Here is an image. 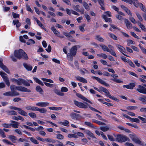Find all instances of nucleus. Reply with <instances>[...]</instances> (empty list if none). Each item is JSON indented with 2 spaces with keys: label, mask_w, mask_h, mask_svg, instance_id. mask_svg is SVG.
I'll list each match as a JSON object with an SVG mask.
<instances>
[{
  "label": "nucleus",
  "mask_w": 146,
  "mask_h": 146,
  "mask_svg": "<svg viewBox=\"0 0 146 146\" xmlns=\"http://www.w3.org/2000/svg\"><path fill=\"white\" fill-rule=\"evenodd\" d=\"M115 17L117 19L120 20H122L123 19L124 20V19L122 16L119 15H116Z\"/></svg>",
  "instance_id": "nucleus-62"
},
{
  "label": "nucleus",
  "mask_w": 146,
  "mask_h": 146,
  "mask_svg": "<svg viewBox=\"0 0 146 146\" xmlns=\"http://www.w3.org/2000/svg\"><path fill=\"white\" fill-rule=\"evenodd\" d=\"M23 65L24 67L28 70H31L32 68V66L30 65H28L26 63H24Z\"/></svg>",
  "instance_id": "nucleus-28"
},
{
  "label": "nucleus",
  "mask_w": 146,
  "mask_h": 146,
  "mask_svg": "<svg viewBox=\"0 0 146 146\" xmlns=\"http://www.w3.org/2000/svg\"><path fill=\"white\" fill-rule=\"evenodd\" d=\"M116 139L118 142H124L127 141H129L130 140L129 139L127 136L121 135H117Z\"/></svg>",
  "instance_id": "nucleus-6"
},
{
  "label": "nucleus",
  "mask_w": 146,
  "mask_h": 146,
  "mask_svg": "<svg viewBox=\"0 0 146 146\" xmlns=\"http://www.w3.org/2000/svg\"><path fill=\"white\" fill-rule=\"evenodd\" d=\"M97 55L99 57H102V58L106 59L107 57V55L105 54L104 53H101L100 54H97Z\"/></svg>",
  "instance_id": "nucleus-42"
},
{
  "label": "nucleus",
  "mask_w": 146,
  "mask_h": 146,
  "mask_svg": "<svg viewBox=\"0 0 146 146\" xmlns=\"http://www.w3.org/2000/svg\"><path fill=\"white\" fill-rule=\"evenodd\" d=\"M68 137L69 138H77V135L74 134H69L68 135Z\"/></svg>",
  "instance_id": "nucleus-56"
},
{
  "label": "nucleus",
  "mask_w": 146,
  "mask_h": 146,
  "mask_svg": "<svg viewBox=\"0 0 146 146\" xmlns=\"http://www.w3.org/2000/svg\"><path fill=\"white\" fill-rule=\"evenodd\" d=\"M0 67L3 70L7 73L8 74H10V72L6 66L3 65L2 62L0 65Z\"/></svg>",
  "instance_id": "nucleus-21"
},
{
  "label": "nucleus",
  "mask_w": 146,
  "mask_h": 146,
  "mask_svg": "<svg viewBox=\"0 0 146 146\" xmlns=\"http://www.w3.org/2000/svg\"><path fill=\"white\" fill-rule=\"evenodd\" d=\"M56 138L59 139H62L64 138V137L61 134H58L57 135Z\"/></svg>",
  "instance_id": "nucleus-59"
},
{
  "label": "nucleus",
  "mask_w": 146,
  "mask_h": 146,
  "mask_svg": "<svg viewBox=\"0 0 146 146\" xmlns=\"http://www.w3.org/2000/svg\"><path fill=\"white\" fill-rule=\"evenodd\" d=\"M35 20L37 22V24L38 25L41 27L42 28H44V26L37 19H35Z\"/></svg>",
  "instance_id": "nucleus-46"
},
{
  "label": "nucleus",
  "mask_w": 146,
  "mask_h": 146,
  "mask_svg": "<svg viewBox=\"0 0 146 146\" xmlns=\"http://www.w3.org/2000/svg\"><path fill=\"white\" fill-rule=\"evenodd\" d=\"M76 95L78 98L81 99L83 100L90 103L91 104H92V102L81 94L78 93L76 94Z\"/></svg>",
  "instance_id": "nucleus-13"
},
{
  "label": "nucleus",
  "mask_w": 146,
  "mask_h": 146,
  "mask_svg": "<svg viewBox=\"0 0 146 146\" xmlns=\"http://www.w3.org/2000/svg\"><path fill=\"white\" fill-rule=\"evenodd\" d=\"M75 78L77 80L84 83L87 82V80L85 78L83 77L78 76L76 77Z\"/></svg>",
  "instance_id": "nucleus-20"
},
{
  "label": "nucleus",
  "mask_w": 146,
  "mask_h": 146,
  "mask_svg": "<svg viewBox=\"0 0 146 146\" xmlns=\"http://www.w3.org/2000/svg\"><path fill=\"white\" fill-rule=\"evenodd\" d=\"M79 45H75L72 46L70 50V53L67 54L68 60L72 61L73 60V56H75L76 54L78 48H80Z\"/></svg>",
  "instance_id": "nucleus-1"
},
{
  "label": "nucleus",
  "mask_w": 146,
  "mask_h": 146,
  "mask_svg": "<svg viewBox=\"0 0 146 146\" xmlns=\"http://www.w3.org/2000/svg\"><path fill=\"white\" fill-rule=\"evenodd\" d=\"M30 140L32 142L34 143L38 144L39 143L35 139H34L33 137H31L30 139Z\"/></svg>",
  "instance_id": "nucleus-58"
},
{
  "label": "nucleus",
  "mask_w": 146,
  "mask_h": 146,
  "mask_svg": "<svg viewBox=\"0 0 146 146\" xmlns=\"http://www.w3.org/2000/svg\"><path fill=\"white\" fill-rule=\"evenodd\" d=\"M129 137L135 143L138 144H141V141L135 135L130 134Z\"/></svg>",
  "instance_id": "nucleus-8"
},
{
  "label": "nucleus",
  "mask_w": 146,
  "mask_h": 146,
  "mask_svg": "<svg viewBox=\"0 0 146 146\" xmlns=\"http://www.w3.org/2000/svg\"><path fill=\"white\" fill-rule=\"evenodd\" d=\"M10 88L11 90L13 92V91H16L15 90H16L23 92H31V91L30 90L25 87L22 86H16L15 85L13 84L11 85V86Z\"/></svg>",
  "instance_id": "nucleus-3"
},
{
  "label": "nucleus",
  "mask_w": 146,
  "mask_h": 146,
  "mask_svg": "<svg viewBox=\"0 0 146 146\" xmlns=\"http://www.w3.org/2000/svg\"><path fill=\"white\" fill-rule=\"evenodd\" d=\"M37 111H39L40 113H44L46 112L47 110L45 108H42L41 109H39L37 107Z\"/></svg>",
  "instance_id": "nucleus-33"
},
{
  "label": "nucleus",
  "mask_w": 146,
  "mask_h": 146,
  "mask_svg": "<svg viewBox=\"0 0 146 146\" xmlns=\"http://www.w3.org/2000/svg\"><path fill=\"white\" fill-rule=\"evenodd\" d=\"M100 129L104 132H106L109 130V128L107 126L101 127Z\"/></svg>",
  "instance_id": "nucleus-37"
},
{
  "label": "nucleus",
  "mask_w": 146,
  "mask_h": 146,
  "mask_svg": "<svg viewBox=\"0 0 146 146\" xmlns=\"http://www.w3.org/2000/svg\"><path fill=\"white\" fill-rule=\"evenodd\" d=\"M14 55L15 57L19 59L22 58L26 60L28 59L27 54L21 49H20L18 50H15L14 52Z\"/></svg>",
  "instance_id": "nucleus-2"
},
{
  "label": "nucleus",
  "mask_w": 146,
  "mask_h": 146,
  "mask_svg": "<svg viewBox=\"0 0 146 146\" xmlns=\"http://www.w3.org/2000/svg\"><path fill=\"white\" fill-rule=\"evenodd\" d=\"M135 86V83H130L129 85H124L123 87H125L128 89H132Z\"/></svg>",
  "instance_id": "nucleus-18"
},
{
  "label": "nucleus",
  "mask_w": 146,
  "mask_h": 146,
  "mask_svg": "<svg viewBox=\"0 0 146 146\" xmlns=\"http://www.w3.org/2000/svg\"><path fill=\"white\" fill-rule=\"evenodd\" d=\"M102 18L104 19L106 22H109L110 23H112V20L111 18H107L106 15H103L102 16Z\"/></svg>",
  "instance_id": "nucleus-26"
},
{
  "label": "nucleus",
  "mask_w": 146,
  "mask_h": 146,
  "mask_svg": "<svg viewBox=\"0 0 146 146\" xmlns=\"http://www.w3.org/2000/svg\"><path fill=\"white\" fill-rule=\"evenodd\" d=\"M34 80L37 83L40 85L41 86H44V84L38 78L34 77L33 78Z\"/></svg>",
  "instance_id": "nucleus-30"
},
{
  "label": "nucleus",
  "mask_w": 146,
  "mask_h": 146,
  "mask_svg": "<svg viewBox=\"0 0 146 146\" xmlns=\"http://www.w3.org/2000/svg\"><path fill=\"white\" fill-rule=\"evenodd\" d=\"M12 15L13 17L15 19L19 18V14L16 13L14 12H12Z\"/></svg>",
  "instance_id": "nucleus-51"
},
{
  "label": "nucleus",
  "mask_w": 146,
  "mask_h": 146,
  "mask_svg": "<svg viewBox=\"0 0 146 146\" xmlns=\"http://www.w3.org/2000/svg\"><path fill=\"white\" fill-rule=\"evenodd\" d=\"M124 22L126 24L127 28L128 29H131L132 28V24L127 19H124Z\"/></svg>",
  "instance_id": "nucleus-14"
},
{
  "label": "nucleus",
  "mask_w": 146,
  "mask_h": 146,
  "mask_svg": "<svg viewBox=\"0 0 146 146\" xmlns=\"http://www.w3.org/2000/svg\"><path fill=\"white\" fill-rule=\"evenodd\" d=\"M0 75L3 78L4 81L8 86L10 85V83L8 78L7 77V75L5 73L0 72Z\"/></svg>",
  "instance_id": "nucleus-7"
},
{
  "label": "nucleus",
  "mask_w": 146,
  "mask_h": 146,
  "mask_svg": "<svg viewBox=\"0 0 146 146\" xmlns=\"http://www.w3.org/2000/svg\"><path fill=\"white\" fill-rule=\"evenodd\" d=\"M25 109L28 110L36 111L37 107L27 106L25 107Z\"/></svg>",
  "instance_id": "nucleus-24"
},
{
  "label": "nucleus",
  "mask_w": 146,
  "mask_h": 146,
  "mask_svg": "<svg viewBox=\"0 0 146 146\" xmlns=\"http://www.w3.org/2000/svg\"><path fill=\"white\" fill-rule=\"evenodd\" d=\"M36 90L37 92H39L40 94H42L43 90L40 86H37L36 87Z\"/></svg>",
  "instance_id": "nucleus-31"
},
{
  "label": "nucleus",
  "mask_w": 146,
  "mask_h": 146,
  "mask_svg": "<svg viewBox=\"0 0 146 146\" xmlns=\"http://www.w3.org/2000/svg\"><path fill=\"white\" fill-rule=\"evenodd\" d=\"M70 116L74 119L77 120L80 116V115L72 112L70 114Z\"/></svg>",
  "instance_id": "nucleus-15"
},
{
  "label": "nucleus",
  "mask_w": 146,
  "mask_h": 146,
  "mask_svg": "<svg viewBox=\"0 0 146 146\" xmlns=\"http://www.w3.org/2000/svg\"><path fill=\"white\" fill-rule=\"evenodd\" d=\"M108 35L110 37L113 39L116 40H117V37L115 35L113 34L112 33H108Z\"/></svg>",
  "instance_id": "nucleus-34"
},
{
  "label": "nucleus",
  "mask_w": 146,
  "mask_h": 146,
  "mask_svg": "<svg viewBox=\"0 0 146 146\" xmlns=\"http://www.w3.org/2000/svg\"><path fill=\"white\" fill-rule=\"evenodd\" d=\"M3 126L5 128H10L11 127V125L10 124L7 123H4L2 124Z\"/></svg>",
  "instance_id": "nucleus-64"
},
{
  "label": "nucleus",
  "mask_w": 146,
  "mask_h": 146,
  "mask_svg": "<svg viewBox=\"0 0 146 146\" xmlns=\"http://www.w3.org/2000/svg\"><path fill=\"white\" fill-rule=\"evenodd\" d=\"M108 137L109 140L110 141H113L115 140V139L113 136L111 135H108Z\"/></svg>",
  "instance_id": "nucleus-60"
},
{
  "label": "nucleus",
  "mask_w": 146,
  "mask_h": 146,
  "mask_svg": "<svg viewBox=\"0 0 146 146\" xmlns=\"http://www.w3.org/2000/svg\"><path fill=\"white\" fill-rule=\"evenodd\" d=\"M49 103L46 102H38L36 104L37 106H40L42 107H44L47 106H48Z\"/></svg>",
  "instance_id": "nucleus-17"
},
{
  "label": "nucleus",
  "mask_w": 146,
  "mask_h": 146,
  "mask_svg": "<svg viewBox=\"0 0 146 146\" xmlns=\"http://www.w3.org/2000/svg\"><path fill=\"white\" fill-rule=\"evenodd\" d=\"M92 78L93 79H95L99 83L104 85L105 86L107 87H109V85L106 82L104 81H103L101 79L99 78L96 76H92Z\"/></svg>",
  "instance_id": "nucleus-11"
},
{
  "label": "nucleus",
  "mask_w": 146,
  "mask_h": 146,
  "mask_svg": "<svg viewBox=\"0 0 146 146\" xmlns=\"http://www.w3.org/2000/svg\"><path fill=\"white\" fill-rule=\"evenodd\" d=\"M11 80L13 82H15L19 86H21L22 84L26 86H30V84L28 82H27L25 80L23 79L19 78L18 79H16L13 78L11 79Z\"/></svg>",
  "instance_id": "nucleus-4"
},
{
  "label": "nucleus",
  "mask_w": 146,
  "mask_h": 146,
  "mask_svg": "<svg viewBox=\"0 0 146 146\" xmlns=\"http://www.w3.org/2000/svg\"><path fill=\"white\" fill-rule=\"evenodd\" d=\"M0 134L2 137L4 138L6 137L5 133L3 130L0 128Z\"/></svg>",
  "instance_id": "nucleus-54"
},
{
  "label": "nucleus",
  "mask_w": 146,
  "mask_h": 146,
  "mask_svg": "<svg viewBox=\"0 0 146 146\" xmlns=\"http://www.w3.org/2000/svg\"><path fill=\"white\" fill-rule=\"evenodd\" d=\"M7 113L9 115H17V113L14 111H7Z\"/></svg>",
  "instance_id": "nucleus-39"
},
{
  "label": "nucleus",
  "mask_w": 146,
  "mask_h": 146,
  "mask_svg": "<svg viewBox=\"0 0 146 146\" xmlns=\"http://www.w3.org/2000/svg\"><path fill=\"white\" fill-rule=\"evenodd\" d=\"M99 88L100 89L99 91H99V92H101V91H103L104 92H105L106 90H107V89L106 88L102 87V86L100 87Z\"/></svg>",
  "instance_id": "nucleus-63"
},
{
  "label": "nucleus",
  "mask_w": 146,
  "mask_h": 146,
  "mask_svg": "<svg viewBox=\"0 0 146 146\" xmlns=\"http://www.w3.org/2000/svg\"><path fill=\"white\" fill-rule=\"evenodd\" d=\"M3 95L7 96H19V94L17 91H13V92L10 91L4 93Z\"/></svg>",
  "instance_id": "nucleus-10"
},
{
  "label": "nucleus",
  "mask_w": 146,
  "mask_h": 146,
  "mask_svg": "<svg viewBox=\"0 0 146 146\" xmlns=\"http://www.w3.org/2000/svg\"><path fill=\"white\" fill-rule=\"evenodd\" d=\"M100 47L103 50L106 51L108 52L110 51V50L105 45H100Z\"/></svg>",
  "instance_id": "nucleus-32"
},
{
  "label": "nucleus",
  "mask_w": 146,
  "mask_h": 146,
  "mask_svg": "<svg viewBox=\"0 0 146 146\" xmlns=\"http://www.w3.org/2000/svg\"><path fill=\"white\" fill-rule=\"evenodd\" d=\"M139 6L143 11L145 12H146V9H145V7L143 6V5L142 3H139Z\"/></svg>",
  "instance_id": "nucleus-50"
},
{
  "label": "nucleus",
  "mask_w": 146,
  "mask_h": 146,
  "mask_svg": "<svg viewBox=\"0 0 146 146\" xmlns=\"http://www.w3.org/2000/svg\"><path fill=\"white\" fill-rule=\"evenodd\" d=\"M54 92L58 95L60 96H63L64 94V93L61 92L58 90L56 89L54 90Z\"/></svg>",
  "instance_id": "nucleus-29"
},
{
  "label": "nucleus",
  "mask_w": 146,
  "mask_h": 146,
  "mask_svg": "<svg viewBox=\"0 0 146 146\" xmlns=\"http://www.w3.org/2000/svg\"><path fill=\"white\" fill-rule=\"evenodd\" d=\"M88 106L89 107V108L91 109V110H92V111L97 112H98L99 113L101 114L102 113L100 112V111H99L98 110H96L95 108H93L92 107H91L89 105H88Z\"/></svg>",
  "instance_id": "nucleus-57"
},
{
  "label": "nucleus",
  "mask_w": 146,
  "mask_h": 146,
  "mask_svg": "<svg viewBox=\"0 0 146 146\" xmlns=\"http://www.w3.org/2000/svg\"><path fill=\"white\" fill-rule=\"evenodd\" d=\"M84 123H85V124L86 125L90 127H94V126H93V124L90 122L86 121Z\"/></svg>",
  "instance_id": "nucleus-53"
},
{
  "label": "nucleus",
  "mask_w": 146,
  "mask_h": 146,
  "mask_svg": "<svg viewBox=\"0 0 146 146\" xmlns=\"http://www.w3.org/2000/svg\"><path fill=\"white\" fill-rule=\"evenodd\" d=\"M45 85L46 86H47L50 87V88H52L53 87L54 85L53 84H51L50 83H48L44 82Z\"/></svg>",
  "instance_id": "nucleus-61"
},
{
  "label": "nucleus",
  "mask_w": 146,
  "mask_h": 146,
  "mask_svg": "<svg viewBox=\"0 0 146 146\" xmlns=\"http://www.w3.org/2000/svg\"><path fill=\"white\" fill-rule=\"evenodd\" d=\"M80 6L79 5H74L73 6V7L74 9L78 12H80L81 11L79 9V8Z\"/></svg>",
  "instance_id": "nucleus-40"
},
{
  "label": "nucleus",
  "mask_w": 146,
  "mask_h": 146,
  "mask_svg": "<svg viewBox=\"0 0 146 146\" xmlns=\"http://www.w3.org/2000/svg\"><path fill=\"white\" fill-rule=\"evenodd\" d=\"M98 1L100 5L101 6V9L103 10H105V9L104 6V1L103 0H98Z\"/></svg>",
  "instance_id": "nucleus-27"
},
{
  "label": "nucleus",
  "mask_w": 146,
  "mask_h": 146,
  "mask_svg": "<svg viewBox=\"0 0 146 146\" xmlns=\"http://www.w3.org/2000/svg\"><path fill=\"white\" fill-rule=\"evenodd\" d=\"M28 114L31 117L33 118H35L36 117V114L33 112L30 113Z\"/></svg>",
  "instance_id": "nucleus-52"
},
{
  "label": "nucleus",
  "mask_w": 146,
  "mask_h": 146,
  "mask_svg": "<svg viewBox=\"0 0 146 146\" xmlns=\"http://www.w3.org/2000/svg\"><path fill=\"white\" fill-rule=\"evenodd\" d=\"M83 5L86 10L89 11L90 10L89 7L86 2H84Z\"/></svg>",
  "instance_id": "nucleus-38"
},
{
  "label": "nucleus",
  "mask_w": 146,
  "mask_h": 146,
  "mask_svg": "<svg viewBox=\"0 0 146 146\" xmlns=\"http://www.w3.org/2000/svg\"><path fill=\"white\" fill-rule=\"evenodd\" d=\"M35 43V41L32 39H30L28 40V41L27 42V44L28 45H30L31 44H34Z\"/></svg>",
  "instance_id": "nucleus-47"
},
{
  "label": "nucleus",
  "mask_w": 146,
  "mask_h": 146,
  "mask_svg": "<svg viewBox=\"0 0 146 146\" xmlns=\"http://www.w3.org/2000/svg\"><path fill=\"white\" fill-rule=\"evenodd\" d=\"M62 107H52L49 108L51 110H61L62 109Z\"/></svg>",
  "instance_id": "nucleus-36"
},
{
  "label": "nucleus",
  "mask_w": 146,
  "mask_h": 146,
  "mask_svg": "<svg viewBox=\"0 0 146 146\" xmlns=\"http://www.w3.org/2000/svg\"><path fill=\"white\" fill-rule=\"evenodd\" d=\"M118 77V76L116 74H115V76L113 79H111V80L114 82H116L117 83H121L122 82H123L121 80L119 79H117V78Z\"/></svg>",
  "instance_id": "nucleus-22"
},
{
  "label": "nucleus",
  "mask_w": 146,
  "mask_h": 146,
  "mask_svg": "<svg viewBox=\"0 0 146 146\" xmlns=\"http://www.w3.org/2000/svg\"><path fill=\"white\" fill-rule=\"evenodd\" d=\"M130 121L137 123H139L140 122L139 120L137 118H131V119Z\"/></svg>",
  "instance_id": "nucleus-55"
},
{
  "label": "nucleus",
  "mask_w": 146,
  "mask_h": 146,
  "mask_svg": "<svg viewBox=\"0 0 146 146\" xmlns=\"http://www.w3.org/2000/svg\"><path fill=\"white\" fill-rule=\"evenodd\" d=\"M60 123H61L62 125L66 126L68 127L69 126L68 124L69 123V122L67 120H65L64 122H60Z\"/></svg>",
  "instance_id": "nucleus-44"
},
{
  "label": "nucleus",
  "mask_w": 146,
  "mask_h": 146,
  "mask_svg": "<svg viewBox=\"0 0 146 146\" xmlns=\"http://www.w3.org/2000/svg\"><path fill=\"white\" fill-rule=\"evenodd\" d=\"M51 30L55 34L58 35L59 34V32L57 31L54 26L52 27Z\"/></svg>",
  "instance_id": "nucleus-49"
},
{
  "label": "nucleus",
  "mask_w": 146,
  "mask_h": 146,
  "mask_svg": "<svg viewBox=\"0 0 146 146\" xmlns=\"http://www.w3.org/2000/svg\"><path fill=\"white\" fill-rule=\"evenodd\" d=\"M10 122L13 123H10L11 126L15 128H17L18 127L19 123L17 121L11 120Z\"/></svg>",
  "instance_id": "nucleus-19"
},
{
  "label": "nucleus",
  "mask_w": 146,
  "mask_h": 146,
  "mask_svg": "<svg viewBox=\"0 0 146 146\" xmlns=\"http://www.w3.org/2000/svg\"><path fill=\"white\" fill-rule=\"evenodd\" d=\"M138 88H139L137 89H136L137 91L140 93H142L144 94H146V88L140 85H139L138 86Z\"/></svg>",
  "instance_id": "nucleus-12"
},
{
  "label": "nucleus",
  "mask_w": 146,
  "mask_h": 146,
  "mask_svg": "<svg viewBox=\"0 0 146 146\" xmlns=\"http://www.w3.org/2000/svg\"><path fill=\"white\" fill-rule=\"evenodd\" d=\"M96 39L97 40L101 42H103L104 41V39L102 37H100V35H98L96 36Z\"/></svg>",
  "instance_id": "nucleus-35"
},
{
  "label": "nucleus",
  "mask_w": 146,
  "mask_h": 146,
  "mask_svg": "<svg viewBox=\"0 0 146 146\" xmlns=\"http://www.w3.org/2000/svg\"><path fill=\"white\" fill-rule=\"evenodd\" d=\"M137 108L138 107L137 106H128L127 108V109L130 110H135L136 109H137Z\"/></svg>",
  "instance_id": "nucleus-45"
},
{
  "label": "nucleus",
  "mask_w": 146,
  "mask_h": 146,
  "mask_svg": "<svg viewBox=\"0 0 146 146\" xmlns=\"http://www.w3.org/2000/svg\"><path fill=\"white\" fill-rule=\"evenodd\" d=\"M75 33V31H72L69 33L64 32L63 34L66 37L68 38V40L72 42H76V40L73 38L72 35L74 34Z\"/></svg>",
  "instance_id": "nucleus-5"
},
{
  "label": "nucleus",
  "mask_w": 146,
  "mask_h": 146,
  "mask_svg": "<svg viewBox=\"0 0 146 146\" xmlns=\"http://www.w3.org/2000/svg\"><path fill=\"white\" fill-rule=\"evenodd\" d=\"M136 14L139 21L141 22H143V19L139 14L138 12H137L136 13Z\"/></svg>",
  "instance_id": "nucleus-43"
},
{
  "label": "nucleus",
  "mask_w": 146,
  "mask_h": 146,
  "mask_svg": "<svg viewBox=\"0 0 146 146\" xmlns=\"http://www.w3.org/2000/svg\"><path fill=\"white\" fill-rule=\"evenodd\" d=\"M116 46L119 48V50L120 51V52L122 53L123 55L127 57H129V56L127 55L123 52H125V51L124 50H125V49L123 46L118 44L116 45Z\"/></svg>",
  "instance_id": "nucleus-16"
},
{
  "label": "nucleus",
  "mask_w": 146,
  "mask_h": 146,
  "mask_svg": "<svg viewBox=\"0 0 146 146\" xmlns=\"http://www.w3.org/2000/svg\"><path fill=\"white\" fill-rule=\"evenodd\" d=\"M45 141L49 143L52 142L53 143H55L56 142V141L50 138L46 139H44Z\"/></svg>",
  "instance_id": "nucleus-48"
},
{
  "label": "nucleus",
  "mask_w": 146,
  "mask_h": 146,
  "mask_svg": "<svg viewBox=\"0 0 146 146\" xmlns=\"http://www.w3.org/2000/svg\"><path fill=\"white\" fill-rule=\"evenodd\" d=\"M86 133L89 135L90 137L93 138H96L93 134L89 130H87L86 131Z\"/></svg>",
  "instance_id": "nucleus-41"
},
{
  "label": "nucleus",
  "mask_w": 146,
  "mask_h": 146,
  "mask_svg": "<svg viewBox=\"0 0 146 146\" xmlns=\"http://www.w3.org/2000/svg\"><path fill=\"white\" fill-rule=\"evenodd\" d=\"M18 113L21 115H23L25 116H27L28 115L27 113L23 110H22L21 108H19L18 110Z\"/></svg>",
  "instance_id": "nucleus-23"
},
{
  "label": "nucleus",
  "mask_w": 146,
  "mask_h": 146,
  "mask_svg": "<svg viewBox=\"0 0 146 146\" xmlns=\"http://www.w3.org/2000/svg\"><path fill=\"white\" fill-rule=\"evenodd\" d=\"M8 138L14 143H15V141L17 140V138L15 136L13 135H10Z\"/></svg>",
  "instance_id": "nucleus-25"
},
{
  "label": "nucleus",
  "mask_w": 146,
  "mask_h": 146,
  "mask_svg": "<svg viewBox=\"0 0 146 146\" xmlns=\"http://www.w3.org/2000/svg\"><path fill=\"white\" fill-rule=\"evenodd\" d=\"M74 104L78 107L83 108L86 109L88 108V107L87 105H86L83 103L74 100Z\"/></svg>",
  "instance_id": "nucleus-9"
}]
</instances>
